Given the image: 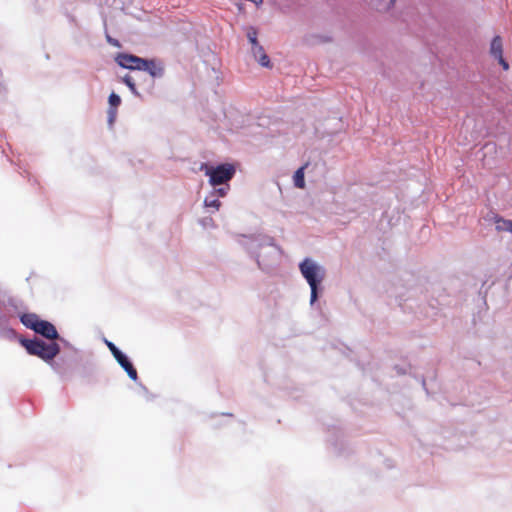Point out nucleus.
<instances>
[{"mask_svg":"<svg viewBox=\"0 0 512 512\" xmlns=\"http://www.w3.org/2000/svg\"><path fill=\"white\" fill-rule=\"evenodd\" d=\"M123 82L134 92L135 91V83L131 76H125L123 78Z\"/></svg>","mask_w":512,"mask_h":512,"instance_id":"f3484780","label":"nucleus"},{"mask_svg":"<svg viewBox=\"0 0 512 512\" xmlns=\"http://www.w3.org/2000/svg\"><path fill=\"white\" fill-rule=\"evenodd\" d=\"M252 53L261 66L271 68L270 59L260 44L252 47Z\"/></svg>","mask_w":512,"mask_h":512,"instance_id":"1a4fd4ad","label":"nucleus"},{"mask_svg":"<svg viewBox=\"0 0 512 512\" xmlns=\"http://www.w3.org/2000/svg\"><path fill=\"white\" fill-rule=\"evenodd\" d=\"M387 3L382 5L380 3H374L373 6L379 11H387L394 6L396 0H385Z\"/></svg>","mask_w":512,"mask_h":512,"instance_id":"dca6fc26","label":"nucleus"},{"mask_svg":"<svg viewBox=\"0 0 512 512\" xmlns=\"http://www.w3.org/2000/svg\"><path fill=\"white\" fill-rule=\"evenodd\" d=\"M107 346L117 362L121 365V367L127 372L128 376L132 380L137 379V371L133 367L132 363L128 360V358L112 343L107 342Z\"/></svg>","mask_w":512,"mask_h":512,"instance_id":"39448f33","label":"nucleus"},{"mask_svg":"<svg viewBox=\"0 0 512 512\" xmlns=\"http://www.w3.org/2000/svg\"><path fill=\"white\" fill-rule=\"evenodd\" d=\"M148 63L151 64L148 68L143 69L144 71H148L152 77H160L163 74V68L157 66L156 63L152 60H148Z\"/></svg>","mask_w":512,"mask_h":512,"instance_id":"ddd939ff","label":"nucleus"},{"mask_svg":"<svg viewBox=\"0 0 512 512\" xmlns=\"http://www.w3.org/2000/svg\"><path fill=\"white\" fill-rule=\"evenodd\" d=\"M108 41H109V42H111V43H113V44H115V43L113 42V39H111L110 37H108Z\"/></svg>","mask_w":512,"mask_h":512,"instance_id":"6ab92c4d","label":"nucleus"},{"mask_svg":"<svg viewBox=\"0 0 512 512\" xmlns=\"http://www.w3.org/2000/svg\"><path fill=\"white\" fill-rule=\"evenodd\" d=\"M120 103H121L120 97L115 93H111L109 96V104L111 106V108L109 109V115H110L111 122L113 121V118L116 114V109L120 105Z\"/></svg>","mask_w":512,"mask_h":512,"instance_id":"f8f14e48","label":"nucleus"},{"mask_svg":"<svg viewBox=\"0 0 512 512\" xmlns=\"http://www.w3.org/2000/svg\"><path fill=\"white\" fill-rule=\"evenodd\" d=\"M308 163L301 166L299 169H297L293 176V182L295 187L304 189L305 188V179H304V173L305 169L307 168Z\"/></svg>","mask_w":512,"mask_h":512,"instance_id":"9b49d317","label":"nucleus"},{"mask_svg":"<svg viewBox=\"0 0 512 512\" xmlns=\"http://www.w3.org/2000/svg\"><path fill=\"white\" fill-rule=\"evenodd\" d=\"M34 331L49 340H55L59 337L55 326L52 323L42 319L39 320Z\"/></svg>","mask_w":512,"mask_h":512,"instance_id":"0eeeda50","label":"nucleus"},{"mask_svg":"<svg viewBox=\"0 0 512 512\" xmlns=\"http://www.w3.org/2000/svg\"><path fill=\"white\" fill-rule=\"evenodd\" d=\"M20 343L30 355L37 356L46 362L53 360L60 352V346L55 342L45 343L39 339H21Z\"/></svg>","mask_w":512,"mask_h":512,"instance_id":"f03ea898","label":"nucleus"},{"mask_svg":"<svg viewBox=\"0 0 512 512\" xmlns=\"http://www.w3.org/2000/svg\"><path fill=\"white\" fill-rule=\"evenodd\" d=\"M299 270L311 288L310 302L313 304L318 298L319 286L326 276V271L322 266L308 258L299 264Z\"/></svg>","mask_w":512,"mask_h":512,"instance_id":"f257e3e1","label":"nucleus"},{"mask_svg":"<svg viewBox=\"0 0 512 512\" xmlns=\"http://www.w3.org/2000/svg\"><path fill=\"white\" fill-rule=\"evenodd\" d=\"M204 204L206 207H211L216 210H218L221 206V202L219 201V199L215 198L213 194L205 198Z\"/></svg>","mask_w":512,"mask_h":512,"instance_id":"4468645a","label":"nucleus"},{"mask_svg":"<svg viewBox=\"0 0 512 512\" xmlns=\"http://www.w3.org/2000/svg\"><path fill=\"white\" fill-rule=\"evenodd\" d=\"M490 54L498 60V63L502 66L504 70L509 69L508 62L503 57V42L500 36H495L490 45Z\"/></svg>","mask_w":512,"mask_h":512,"instance_id":"423d86ee","label":"nucleus"},{"mask_svg":"<svg viewBox=\"0 0 512 512\" xmlns=\"http://www.w3.org/2000/svg\"><path fill=\"white\" fill-rule=\"evenodd\" d=\"M205 174L209 176V183L218 186L229 182L235 175V167L232 164H221L217 167L204 166Z\"/></svg>","mask_w":512,"mask_h":512,"instance_id":"7ed1b4c3","label":"nucleus"},{"mask_svg":"<svg viewBox=\"0 0 512 512\" xmlns=\"http://www.w3.org/2000/svg\"><path fill=\"white\" fill-rule=\"evenodd\" d=\"M490 220L495 223V225H496L495 229L498 232L507 231V232L512 233V220L504 219L497 213H493V212L491 213Z\"/></svg>","mask_w":512,"mask_h":512,"instance_id":"6e6552de","label":"nucleus"},{"mask_svg":"<svg viewBox=\"0 0 512 512\" xmlns=\"http://www.w3.org/2000/svg\"><path fill=\"white\" fill-rule=\"evenodd\" d=\"M247 38L249 42L251 43L252 47L259 45V42L257 40V30L253 27H250L247 31Z\"/></svg>","mask_w":512,"mask_h":512,"instance_id":"2eb2a0df","label":"nucleus"},{"mask_svg":"<svg viewBox=\"0 0 512 512\" xmlns=\"http://www.w3.org/2000/svg\"><path fill=\"white\" fill-rule=\"evenodd\" d=\"M116 61L121 67L127 69L142 70L151 65L148 63V60L129 54H119Z\"/></svg>","mask_w":512,"mask_h":512,"instance_id":"20e7f679","label":"nucleus"},{"mask_svg":"<svg viewBox=\"0 0 512 512\" xmlns=\"http://www.w3.org/2000/svg\"><path fill=\"white\" fill-rule=\"evenodd\" d=\"M228 189H229V185H227V187H225V188L215 189L213 192V195L214 196L217 195L219 197H224L227 194Z\"/></svg>","mask_w":512,"mask_h":512,"instance_id":"a211bd4d","label":"nucleus"},{"mask_svg":"<svg viewBox=\"0 0 512 512\" xmlns=\"http://www.w3.org/2000/svg\"><path fill=\"white\" fill-rule=\"evenodd\" d=\"M21 323L32 330H35L40 318L34 313H25L20 317Z\"/></svg>","mask_w":512,"mask_h":512,"instance_id":"9d476101","label":"nucleus"}]
</instances>
